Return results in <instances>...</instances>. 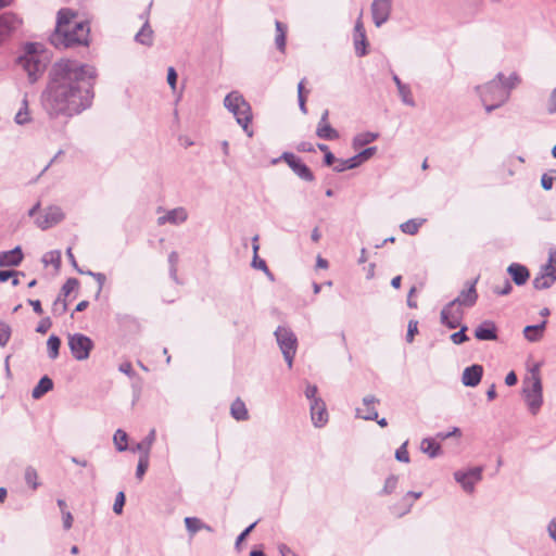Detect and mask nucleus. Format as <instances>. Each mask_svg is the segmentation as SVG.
Returning <instances> with one entry per match:
<instances>
[{
  "label": "nucleus",
  "mask_w": 556,
  "mask_h": 556,
  "mask_svg": "<svg viewBox=\"0 0 556 556\" xmlns=\"http://www.w3.org/2000/svg\"><path fill=\"white\" fill-rule=\"evenodd\" d=\"M316 136L324 140H336L339 132L330 124L317 125Z\"/></svg>",
  "instance_id": "obj_35"
},
{
  "label": "nucleus",
  "mask_w": 556,
  "mask_h": 556,
  "mask_svg": "<svg viewBox=\"0 0 556 556\" xmlns=\"http://www.w3.org/2000/svg\"><path fill=\"white\" fill-rule=\"evenodd\" d=\"M546 320L541 321L538 325H528L523 329L525 338L530 342H538L542 339L544 330L546 328Z\"/></svg>",
  "instance_id": "obj_25"
},
{
  "label": "nucleus",
  "mask_w": 556,
  "mask_h": 556,
  "mask_svg": "<svg viewBox=\"0 0 556 556\" xmlns=\"http://www.w3.org/2000/svg\"><path fill=\"white\" fill-rule=\"evenodd\" d=\"M311 418L315 427L321 428L328 422V412L323 399L315 400L309 404Z\"/></svg>",
  "instance_id": "obj_16"
},
{
  "label": "nucleus",
  "mask_w": 556,
  "mask_h": 556,
  "mask_svg": "<svg viewBox=\"0 0 556 556\" xmlns=\"http://www.w3.org/2000/svg\"><path fill=\"white\" fill-rule=\"evenodd\" d=\"M478 279L479 277H477L472 281L466 282V288L459 292L458 296L448 302L442 308L440 314L442 325H444L448 329L458 328L464 316L460 306L472 307L478 300V293L476 290Z\"/></svg>",
  "instance_id": "obj_2"
},
{
  "label": "nucleus",
  "mask_w": 556,
  "mask_h": 556,
  "mask_svg": "<svg viewBox=\"0 0 556 556\" xmlns=\"http://www.w3.org/2000/svg\"><path fill=\"white\" fill-rule=\"evenodd\" d=\"M79 286V281L76 278H68L65 283L62 286L61 298L65 299L75 289H77Z\"/></svg>",
  "instance_id": "obj_47"
},
{
  "label": "nucleus",
  "mask_w": 556,
  "mask_h": 556,
  "mask_svg": "<svg viewBox=\"0 0 556 556\" xmlns=\"http://www.w3.org/2000/svg\"><path fill=\"white\" fill-rule=\"evenodd\" d=\"M541 271L544 274H552L556 278V251H549L548 263L541 267Z\"/></svg>",
  "instance_id": "obj_48"
},
{
  "label": "nucleus",
  "mask_w": 556,
  "mask_h": 556,
  "mask_svg": "<svg viewBox=\"0 0 556 556\" xmlns=\"http://www.w3.org/2000/svg\"><path fill=\"white\" fill-rule=\"evenodd\" d=\"M317 393H318L317 386L309 384V383L306 386L304 394H305L306 399L309 401V404L314 403L315 400L321 399L320 396L317 395Z\"/></svg>",
  "instance_id": "obj_57"
},
{
  "label": "nucleus",
  "mask_w": 556,
  "mask_h": 556,
  "mask_svg": "<svg viewBox=\"0 0 556 556\" xmlns=\"http://www.w3.org/2000/svg\"><path fill=\"white\" fill-rule=\"evenodd\" d=\"M155 429H151L148 435L136 444L134 451L140 452V455H147V457H149L151 447L155 441Z\"/></svg>",
  "instance_id": "obj_30"
},
{
  "label": "nucleus",
  "mask_w": 556,
  "mask_h": 556,
  "mask_svg": "<svg viewBox=\"0 0 556 556\" xmlns=\"http://www.w3.org/2000/svg\"><path fill=\"white\" fill-rule=\"evenodd\" d=\"M392 0H374L371 3V15L374 24L381 27L390 17Z\"/></svg>",
  "instance_id": "obj_12"
},
{
  "label": "nucleus",
  "mask_w": 556,
  "mask_h": 556,
  "mask_svg": "<svg viewBox=\"0 0 556 556\" xmlns=\"http://www.w3.org/2000/svg\"><path fill=\"white\" fill-rule=\"evenodd\" d=\"M422 495L421 492H414L409 491L407 492L399 503V505L402 507L401 510H397V505L393 507V513L400 517L404 516L405 514L410 511V508L413 506L414 500H418Z\"/></svg>",
  "instance_id": "obj_24"
},
{
  "label": "nucleus",
  "mask_w": 556,
  "mask_h": 556,
  "mask_svg": "<svg viewBox=\"0 0 556 556\" xmlns=\"http://www.w3.org/2000/svg\"><path fill=\"white\" fill-rule=\"evenodd\" d=\"M97 70L76 60L62 59L48 73L40 105L50 121L70 118L90 109L94 98Z\"/></svg>",
  "instance_id": "obj_1"
},
{
  "label": "nucleus",
  "mask_w": 556,
  "mask_h": 556,
  "mask_svg": "<svg viewBox=\"0 0 556 556\" xmlns=\"http://www.w3.org/2000/svg\"><path fill=\"white\" fill-rule=\"evenodd\" d=\"M14 121L18 125H25V124H27L30 121L29 111H28V100H27V96L26 94H25V97H24V99L22 101L21 109L15 114Z\"/></svg>",
  "instance_id": "obj_37"
},
{
  "label": "nucleus",
  "mask_w": 556,
  "mask_h": 556,
  "mask_svg": "<svg viewBox=\"0 0 556 556\" xmlns=\"http://www.w3.org/2000/svg\"><path fill=\"white\" fill-rule=\"evenodd\" d=\"M188 213L185 207H176L173 210H169L165 215L160 216L157 218V224L160 226L165 224H173V225H179L187 220Z\"/></svg>",
  "instance_id": "obj_22"
},
{
  "label": "nucleus",
  "mask_w": 556,
  "mask_h": 556,
  "mask_svg": "<svg viewBox=\"0 0 556 556\" xmlns=\"http://www.w3.org/2000/svg\"><path fill=\"white\" fill-rule=\"evenodd\" d=\"M425 223V219H408L407 222L400 225L402 232L414 236L418 232L420 226Z\"/></svg>",
  "instance_id": "obj_38"
},
{
  "label": "nucleus",
  "mask_w": 556,
  "mask_h": 556,
  "mask_svg": "<svg viewBox=\"0 0 556 556\" xmlns=\"http://www.w3.org/2000/svg\"><path fill=\"white\" fill-rule=\"evenodd\" d=\"M152 3L149 4L148 9L140 15L141 20H144V23L140 30L135 36V41L151 47L153 45V29L150 26L148 15Z\"/></svg>",
  "instance_id": "obj_17"
},
{
  "label": "nucleus",
  "mask_w": 556,
  "mask_h": 556,
  "mask_svg": "<svg viewBox=\"0 0 556 556\" xmlns=\"http://www.w3.org/2000/svg\"><path fill=\"white\" fill-rule=\"evenodd\" d=\"M275 26H276L275 43H276L277 49L283 53L286 51V43H287V25L280 21H276Z\"/></svg>",
  "instance_id": "obj_31"
},
{
  "label": "nucleus",
  "mask_w": 556,
  "mask_h": 556,
  "mask_svg": "<svg viewBox=\"0 0 556 556\" xmlns=\"http://www.w3.org/2000/svg\"><path fill=\"white\" fill-rule=\"evenodd\" d=\"M85 274L91 276L98 283V291H97V294L96 296L98 298L102 291V288L105 283V280H106V277L104 274L102 273H94V271H91V270H87L85 271Z\"/></svg>",
  "instance_id": "obj_54"
},
{
  "label": "nucleus",
  "mask_w": 556,
  "mask_h": 556,
  "mask_svg": "<svg viewBox=\"0 0 556 556\" xmlns=\"http://www.w3.org/2000/svg\"><path fill=\"white\" fill-rule=\"evenodd\" d=\"M547 111L549 114L556 113V88H554L551 92Z\"/></svg>",
  "instance_id": "obj_64"
},
{
  "label": "nucleus",
  "mask_w": 556,
  "mask_h": 556,
  "mask_svg": "<svg viewBox=\"0 0 556 556\" xmlns=\"http://www.w3.org/2000/svg\"><path fill=\"white\" fill-rule=\"evenodd\" d=\"M185 525L188 532L190 534H194L198 531L202 530L203 522L197 517H186Z\"/></svg>",
  "instance_id": "obj_45"
},
{
  "label": "nucleus",
  "mask_w": 556,
  "mask_h": 556,
  "mask_svg": "<svg viewBox=\"0 0 556 556\" xmlns=\"http://www.w3.org/2000/svg\"><path fill=\"white\" fill-rule=\"evenodd\" d=\"M11 338V328L8 325L0 326V346H5Z\"/></svg>",
  "instance_id": "obj_58"
},
{
  "label": "nucleus",
  "mask_w": 556,
  "mask_h": 556,
  "mask_svg": "<svg viewBox=\"0 0 556 556\" xmlns=\"http://www.w3.org/2000/svg\"><path fill=\"white\" fill-rule=\"evenodd\" d=\"M93 346V341L86 334L74 333L68 336V348L73 357L77 361L87 359Z\"/></svg>",
  "instance_id": "obj_9"
},
{
  "label": "nucleus",
  "mask_w": 556,
  "mask_h": 556,
  "mask_svg": "<svg viewBox=\"0 0 556 556\" xmlns=\"http://www.w3.org/2000/svg\"><path fill=\"white\" fill-rule=\"evenodd\" d=\"M513 282L520 287L527 283L530 278V270L520 263H511L506 269Z\"/></svg>",
  "instance_id": "obj_21"
},
{
  "label": "nucleus",
  "mask_w": 556,
  "mask_h": 556,
  "mask_svg": "<svg viewBox=\"0 0 556 556\" xmlns=\"http://www.w3.org/2000/svg\"><path fill=\"white\" fill-rule=\"evenodd\" d=\"M60 348H61V339L55 334H51L47 341L49 358H51V359L58 358Z\"/></svg>",
  "instance_id": "obj_39"
},
{
  "label": "nucleus",
  "mask_w": 556,
  "mask_h": 556,
  "mask_svg": "<svg viewBox=\"0 0 556 556\" xmlns=\"http://www.w3.org/2000/svg\"><path fill=\"white\" fill-rule=\"evenodd\" d=\"M375 403H379V400L375 395H366L363 397V404L366 406V414H362L359 408L356 409V417L364 420H377L378 412L372 406Z\"/></svg>",
  "instance_id": "obj_23"
},
{
  "label": "nucleus",
  "mask_w": 556,
  "mask_h": 556,
  "mask_svg": "<svg viewBox=\"0 0 556 556\" xmlns=\"http://www.w3.org/2000/svg\"><path fill=\"white\" fill-rule=\"evenodd\" d=\"M22 20L12 12L0 15V41L9 37L20 25Z\"/></svg>",
  "instance_id": "obj_15"
},
{
  "label": "nucleus",
  "mask_w": 556,
  "mask_h": 556,
  "mask_svg": "<svg viewBox=\"0 0 556 556\" xmlns=\"http://www.w3.org/2000/svg\"><path fill=\"white\" fill-rule=\"evenodd\" d=\"M225 108L233 114L237 123L242 127L243 131L249 136H253V130L250 128L252 121V109L250 103L238 91L229 92L224 99Z\"/></svg>",
  "instance_id": "obj_4"
},
{
  "label": "nucleus",
  "mask_w": 556,
  "mask_h": 556,
  "mask_svg": "<svg viewBox=\"0 0 556 556\" xmlns=\"http://www.w3.org/2000/svg\"><path fill=\"white\" fill-rule=\"evenodd\" d=\"M66 311H67L66 300L61 298V295H59L56 298V300L53 302L52 312L55 316H61V315L65 314Z\"/></svg>",
  "instance_id": "obj_51"
},
{
  "label": "nucleus",
  "mask_w": 556,
  "mask_h": 556,
  "mask_svg": "<svg viewBox=\"0 0 556 556\" xmlns=\"http://www.w3.org/2000/svg\"><path fill=\"white\" fill-rule=\"evenodd\" d=\"M52 326V323H51V319L49 317H46V318H42L37 328H36V331L38 333H46Z\"/></svg>",
  "instance_id": "obj_63"
},
{
  "label": "nucleus",
  "mask_w": 556,
  "mask_h": 556,
  "mask_svg": "<svg viewBox=\"0 0 556 556\" xmlns=\"http://www.w3.org/2000/svg\"><path fill=\"white\" fill-rule=\"evenodd\" d=\"M279 160L285 161L292 172L302 180L312 182L315 176L311 168L294 153L283 152L279 159L273 161L276 164Z\"/></svg>",
  "instance_id": "obj_10"
},
{
  "label": "nucleus",
  "mask_w": 556,
  "mask_h": 556,
  "mask_svg": "<svg viewBox=\"0 0 556 556\" xmlns=\"http://www.w3.org/2000/svg\"><path fill=\"white\" fill-rule=\"evenodd\" d=\"M177 78H178V75H177V72L174 67H168L167 70V83L168 85L170 86V88L173 90H175L176 88V84H177Z\"/></svg>",
  "instance_id": "obj_62"
},
{
  "label": "nucleus",
  "mask_w": 556,
  "mask_h": 556,
  "mask_svg": "<svg viewBox=\"0 0 556 556\" xmlns=\"http://www.w3.org/2000/svg\"><path fill=\"white\" fill-rule=\"evenodd\" d=\"M53 389V381L50 377L43 376L40 378L36 387L31 391V396L35 400L41 399L47 392Z\"/></svg>",
  "instance_id": "obj_28"
},
{
  "label": "nucleus",
  "mask_w": 556,
  "mask_h": 556,
  "mask_svg": "<svg viewBox=\"0 0 556 556\" xmlns=\"http://www.w3.org/2000/svg\"><path fill=\"white\" fill-rule=\"evenodd\" d=\"M458 327H460V329L450 337L451 341L456 345L463 344L469 340V337L466 334L468 327L466 325H459Z\"/></svg>",
  "instance_id": "obj_44"
},
{
  "label": "nucleus",
  "mask_w": 556,
  "mask_h": 556,
  "mask_svg": "<svg viewBox=\"0 0 556 556\" xmlns=\"http://www.w3.org/2000/svg\"><path fill=\"white\" fill-rule=\"evenodd\" d=\"M276 342L281 351L283 359L289 368L293 366V359L298 351V338L293 330L287 326H278L274 332Z\"/></svg>",
  "instance_id": "obj_6"
},
{
  "label": "nucleus",
  "mask_w": 556,
  "mask_h": 556,
  "mask_svg": "<svg viewBox=\"0 0 556 556\" xmlns=\"http://www.w3.org/2000/svg\"><path fill=\"white\" fill-rule=\"evenodd\" d=\"M522 393L532 415H536L543 404L542 381L539 375H532L523 381Z\"/></svg>",
  "instance_id": "obj_8"
},
{
  "label": "nucleus",
  "mask_w": 556,
  "mask_h": 556,
  "mask_svg": "<svg viewBox=\"0 0 556 556\" xmlns=\"http://www.w3.org/2000/svg\"><path fill=\"white\" fill-rule=\"evenodd\" d=\"M75 13L70 9H61L58 12L56 26L53 33H64V30L71 27L72 18Z\"/></svg>",
  "instance_id": "obj_26"
},
{
  "label": "nucleus",
  "mask_w": 556,
  "mask_h": 556,
  "mask_svg": "<svg viewBox=\"0 0 556 556\" xmlns=\"http://www.w3.org/2000/svg\"><path fill=\"white\" fill-rule=\"evenodd\" d=\"M483 467H471L467 470H457L454 472V479L467 493L475 491V485L482 479Z\"/></svg>",
  "instance_id": "obj_11"
},
{
  "label": "nucleus",
  "mask_w": 556,
  "mask_h": 556,
  "mask_svg": "<svg viewBox=\"0 0 556 556\" xmlns=\"http://www.w3.org/2000/svg\"><path fill=\"white\" fill-rule=\"evenodd\" d=\"M113 442L115 445V448L118 452H125L128 450V434L122 430L117 429L113 435Z\"/></svg>",
  "instance_id": "obj_36"
},
{
  "label": "nucleus",
  "mask_w": 556,
  "mask_h": 556,
  "mask_svg": "<svg viewBox=\"0 0 556 556\" xmlns=\"http://www.w3.org/2000/svg\"><path fill=\"white\" fill-rule=\"evenodd\" d=\"M556 281V278L552 274H540L533 279L532 285L535 290H545L551 288Z\"/></svg>",
  "instance_id": "obj_32"
},
{
  "label": "nucleus",
  "mask_w": 556,
  "mask_h": 556,
  "mask_svg": "<svg viewBox=\"0 0 556 556\" xmlns=\"http://www.w3.org/2000/svg\"><path fill=\"white\" fill-rule=\"evenodd\" d=\"M25 276L24 273L22 271H16V270H13V269H0V282H5L8 281L11 277H14V276Z\"/></svg>",
  "instance_id": "obj_60"
},
{
  "label": "nucleus",
  "mask_w": 556,
  "mask_h": 556,
  "mask_svg": "<svg viewBox=\"0 0 556 556\" xmlns=\"http://www.w3.org/2000/svg\"><path fill=\"white\" fill-rule=\"evenodd\" d=\"M379 137V134L377 132H371V131H365V132H361V134H357L354 138H353V142H352V146L355 150L362 148V147H365L369 143H371L372 141H375L377 138Z\"/></svg>",
  "instance_id": "obj_33"
},
{
  "label": "nucleus",
  "mask_w": 556,
  "mask_h": 556,
  "mask_svg": "<svg viewBox=\"0 0 556 556\" xmlns=\"http://www.w3.org/2000/svg\"><path fill=\"white\" fill-rule=\"evenodd\" d=\"M377 152V147H368L364 150H362L359 153L355 154V157L358 160L359 164L362 165L364 162L368 161L370 157H372Z\"/></svg>",
  "instance_id": "obj_52"
},
{
  "label": "nucleus",
  "mask_w": 556,
  "mask_h": 556,
  "mask_svg": "<svg viewBox=\"0 0 556 556\" xmlns=\"http://www.w3.org/2000/svg\"><path fill=\"white\" fill-rule=\"evenodd\" d=\"M363 13L361 12L358 18L355 22L354 26V47H355V53L357 56H364L368 53L367 46L368 41L366 38V31L364 28V24L362 21Z\"/></svg>",
  "instance_id": "obj_13"
},
{
  "label": "nucleus",
  "mask_w": 556,
  "mask_h": 556,
  "mask_svg": "<svg viewBox=\"0 0 556 556\" xmlns=\"http://www.w3.org/2000/svg\"><path fill=\"white\" fill-rule=\"evenodd\" d=\"M257 240H258V236L256 235L252 239L254 256H253L251 265H252V267L264 271L265 275H269V268H268L266 262L263 258H260L258 255H257V252H258V249H260V245L257 244Z\"/></svg>",
  "instance_id": "obj_34"
},
{
  "label": "nucleus",
  "mask_w": 556,
  "mask_h": 556,
  "mask_svg": "<svg viewBox=\"0 0 556 556\" xmlns=\"http://www.w3.org/2000/svg\"><path fill=\"white\" fill-rule=\"evenodd\" d=\"M519 83L520 78L517 73L510 74L508 78L504 76V78L502 79V85L505 86L509 93Z\"/></svg>",
  "instance_id": "obj_53"
},
{
  "label": "nucleus",
  "mask_w": 556,
  "mask_h": 556,
  "mask_svg": "<svg viewBox=\"0 0 556 556\" xmlns=\"http://www.w3.org/2000/svg\"><path fill=\"white\" fill-rule=\"evenodd\" d=\"M17 63L24 68L31 84L36 83L45 71V64L37 54V43L28 42L25 46V53L17 59Z\"/></svg>",
  "instance_id": "obj_7"
},
{
  "label": "nucleus",
  "mask_w": 556,
  "mask_h": 556,
  "mask_svg": "<svg viewBox=\"0 0 556 556\" xmlns=\"http://www.w3.org/2000/svg\"><path fill=\"white\" fill-rule=\"evenodd\" d=\"M64 218V214L59 206H50L45 215L39 216L36 219V225L46 230L56 224H59Z\"/></svg>",
  "instance_id": "obj_14"
},
{
  "label": "nucleus",
  "mask_w": 556,
  "mask_h": 556,
  "mask_svg": "<svg viewBox=\"0 0 556 556\" xmlns=\"http://www.w3.org/2000/svg\"><path fill=\"white\" fill-rule=\"evenodd\" d=\"M230 414L232 418L238 421H245L249 419V412L245 403L239 397L231 403Z\"/></svg>",
  "instance_id": "obj_27"
},
{
  "label": "nucleus",
  "mask_w": 556,
  "mask_h": 556,
  "mask_svg": "<svg viewBox=\"0 0 556 556\" xmlns=\"http://www.w3.org/2000/svg\"><path fill=\"white\" fill-rule=\"evenodd\" d=\"M397 482H399V477L395 475H390L386 479L384 485H383L382 490L379 492V495L386 496V495L392 494L397 486Z\"/></svg>",
  "instance_id": "obj_42"
},
{
  "label": "nucleus",
  "mask_w": 556,
  "mask_h": 556,
  "mask_svg": "<svg viewBox=\"0 0 556 556\" xmlns=\"http://www.w3.org/2000/svg\"><path fill=\"white\" fill-rule=\"evenodd\" d=\"M399 96L402 100V102L410 108H414L416 105V102L413 98L410 87L408 85L400 86L397 89Z\"/></svg>",
  "instance_id": "obj_41"
},
{
  "label": "nucleus",
  "mask_w": 556,
  "mask_h": 556,
  "mask_svg": "<svg viewBox=\"0 0 556 556\" xmlns=\"http://www.w3.org/2000/svg\"><path fill=\"white\" fill-rule=\"evenodd\" d=\"M361 166L358 160L354 156L346 160H339L338 164L333 166V170L337 173H342L346 169H353Z\"/></svg>",
  "instance_id": "obj_40"
},
{
  "label": "nucleus",
  "mask_w": 556,
  "mask_h": 556,
  "mask_svg": "<svg viewBox=\"0 0 556 556\" xmlns=\"http://www.w3.org/2000/svg\"><path fill=\"white\" fill-rule=\"evenodd\" d=\"M149 468V457L140 455L136 469V478L141 480Z\"/></svg>",
  "instance_id": "obj_50"
},
{
  "label": "nucleus",
  "mask_w": 556,
  "mask_h": 556,
  "mask_svg": "<svg viewBox=\"0 0 556 556\" xmlns=\"http://www.w3.org/2000/svg\"><path fill=\"white\" fill-rule=\"evenodd\" d=\"M494 293L501 296L508 295L513 291V286L509 280H505L504 286L502 288L496 287L494 288Z\"/></svg>",
  "instance_id": "obj_61"
},
{
  "label": "nucleus",
  "mask_w": 556,
  "mask_h": 556,
  "mask_svg": "<svg viewBox=\"0 0 556 556\" xmlns=\"http://www.w3.org/2000/svg\"><path fill=\"white\" fill-rule=\"evenodd\" d=\"M483 376V366L479 364H472L466 367L462 375V383L465 387L475 388L477 387Z\"/></svg>",
  "instance_id": "obj_18"
},
{
  "label": "nucleus",
  "mask_w": 556,
  "mask_h": 556,
  "mask_svg": "<svg viewBox=\"0 0 556 556\" xmlns=\"http://www.w3.org/2000/svg\"><path fill=\"white\" fill-rule=\"evenodd\" d=\"M125 501H126V497H125L124 492H122V491L118 492L116 494L115 502L113 504V511L115 514L121 515L123 513Z\"/></svg>",
  "instance_id": "obj_56"
},
{
  "label": "nucleus",
  "mask_w": 556,
  "mask_h": 556,
  "mask_svg": "<svg viewBox=\"0 0 556 556\" xmlns=\"http://www.w3.org/2000/svg\"><path fill=\"white\" fill-rule=\"evenodd\" d=\"M25 482L33 489L36 490L39 485L38 473L34 467H27L24 475Z\"/></svg>",
  "instance_id": "obj_43"
},
{
  "label": "nucleus",
  "mask_w": 556,
  "mask_h": 556,
  "mask_svg": "<svg viewBox=\"0 0 556 556\" xmlns=\"http://www.w3.org/2000/svg\"><path fill=\"white\" fill-rule=\"evenodd\" d=\"M418 332V323L416 320H409L407 326L406 341L412 343L415 334Z\"/></svg>",
  "instance_id": "obj_59"
},
{
  "label": "nucleus",
  "mask_w": 556,
  "mask_h": 556,
  "mask_svg": "<svg viewBox=\"0 0 556 556\" xmlns=\"http://www.w3.org/2000/svg\"><path fill=\"white\" fill-rule=\"evenodd\" d=\"M475 337L479 341H495L497 340V327L492 320L482 321L475 329Z\"/></svg>",
  "instance_id": "obj_19"
},
{
  "label": "nucleus",
  "mask_w": 556,
  "mask_h": 556,
  "mask_svg": "<svg viewBox=\"0 0 556 556\" xmlns=\"http://www.w3.org/2000/svg\"><path fill=\"white\" fill-rule=\"evenodd\" d=\"M89 26L87 22H75L73 27H68L64 33H52L50 43L55 48H68L75 45L88 46Z\"/></svg>",
  "instance_id": "obj_3"
},
{
  "label": "nucleus",
  "mask_w": 556,
  "mask_h": 556,
  "mask_svg": "<svg viewBox=\"0 0 556 556\" xmlns=\"http://www.w3.org/2000/svg\"><path fill=\"white\" fill-rule=\"evenodd\" d=\"M503 78L504 74L498 73L492 80L476 87V91L482 103L497 102V105H503L508 101L509 92L505 86L502 85Z\"/></svg>",
  "instance_id": "obj_5"
},
{
  "label": "nucleus",
  "mask_w": 556,
  "mask_h": 556,
  "mask_svg": "<svg viewBox=\"0 0 556 556\" xmlns=\"http://www.w3.org/2000/svg\"><path fill=\"white\" fill-rule=\"evenodd\" d=\"M24 258V253L20 245L12 250L0 252V267H15L18 266Z\"/></svg>",
  "instance_id": "obj_20"
},
{
  "label": "nucleus",
  "mask_w": 556,
  "mask_h": 556,
  "mask_svg": "<svg viewBox=\"0 0 556 556\" xmlns=\"http://www.w3.org/2000/svg\"><path fill=\"white\" fill-rule=\"evenodd\" d=\"M42 262L46 265L51 264L55 268H59L61 266V252L58 250L48 252L47 254H45Z\"/></svg>",
  "instance_id": "obj_46"
},
{
  "label": "nucleus",
  "mask_w": 556,
  "mask_h": 556,
  "mask_svg": "<svg viewBox=\"0 0 556 556\" xmlns=\"http://www.w3.org/2000/svg\"><path fill=\"white\" fill-rule=\"evenodd\" d=\"M420 450L430 458H435L442 453L441 445L432 438H425L421 441Z\"/></svg>",
  "instance_id": "obj_29"
},
{
  "label": "nucleus",
  "mask_w": 556,
  "mask_h": 556,
  "mask_svg": "<svg viewBox=\"0 0 556 556\" xmlns=\"http://www.w3.org/2000/svg\"><path fill=\"white\" fill-rule=\"evenodd\" d=\"M395 458L399 462L402 463H408L409 462V454L407 451V442H404L396 451H395Z\"/></svg>",
  "instance_id": "obj_55"
},
{
  "label": "nucleus",
  "mask_w": 556,
  "mask_h": 556,
  "mask_svg": "<svg viewBox=\"0 0 556 556\" xmlns=\"http://www.w3.org/2000/svg\"><path fill=\"white\" fill-rule=\"evenodd\" d=\"M258 520L254 521L253 523H251L249 527H247L236 539V542H235V549L237 552H240L241 551V545H242V542L250 535V533L253 531V529L255 528V526L257 525Z\"/></svg>",
  "instance_id": "obj_49"
}]
</instances>
